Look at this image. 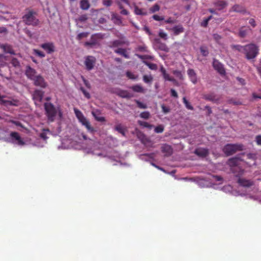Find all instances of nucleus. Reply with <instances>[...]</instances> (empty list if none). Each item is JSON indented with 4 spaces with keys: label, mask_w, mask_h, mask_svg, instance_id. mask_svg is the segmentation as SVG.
Wrapping results in <instances>:
<instances>
[{
    "label": "nucleus",
    "mask_w": 261,
    "mask_h": 261,
    "mask_svg": "<svg viewBox=\"0 0 261 261\" xmlns=\"http://www.w3.org/2000/svg\"><path fill=\"white\" fill-rule=\"evenodd\" d=\"M44 107L45 111V114L48 121L50 122H53L55 120V117L58 112L60 117L62 116L60 108H56L52 103L45 102Z\"/></svg>",
    "instance_id": "nucleus-1"
},
{
    "label": "nucleus",
    "mask_w": 261,
    "mask_h": 261,
    "mask_svg": "<svg viewBox=\"0 0 261 261\" xmlns=\"http://www.w3.org/2000/svg\"><path fill=\"white\" fill-rule=\"evenodd\" d=\"M259 47L254 43H250L244 45V52L246 58L248 60L254 59L258 54Z\"/></svg>",
    "instance_id": "nucleus-2"
},
{
    "label": "nucleus",
    "mask_w": 261,
    "mask_h": 261,
    "mask_svg": "<svg viewBox=\"0 0 261 261\" xmlns=\"http://www.w3.org/2000/svg\"><path fill=\"white\" fill-rule=\"evenodd\" d=\"M243 150V145L237 144H228L225 145L223 148V151L227 156L231 155L238 151Z\"/></svg>",
    "instance_id": "nucleus-3"
},
{
    "label": "nucleus",
    "mask_w": 261,
    "mask_h": 261,
    "mask_svg": "<svg viewBox=\"0 0 261 261\" xmlns=\"http://www.w3.org/2000/svg\"><path fill=\"white\" fill-rule=\"evenodd\" d=\"M23 22L28 25L37 26L39 22V20L34 16L33 11H29L22 17Z\"/></svg>",
    "instance_id": "nucleus-4"
},
{
    "label": "nucleus",
    "mask_w": 261,
    "mask_h": 261,
    "mask_svg": "<svg viewBox=\"0 0 261 261\" xmlns=\"http://www.w3.org/2000/svg\"><path fill=\"white\" fill-rule=\"evenodd\" d=\"M96 62V59L95 57L92 56H88L85 57L84 65H85L86 69L88 70H91L94 67Z\"/></svg>",
    "instance_id": "nucleus-5"
},
{
    "label": "nucleus",
    "mask_w": 261,
    "mask_h": 261,
    "mask_svg": "<svg viewBox=\"0 0 261 261\" xmlns=\"http://www.w3.org/2000/svg\"><path fill=\"white\" fill-rule=\"evenodd\" d=\"M10 136L11 139V142L16 143L19 145H23L24 144V141L17 132H12L10 134Z\"/></svg>",
    "instance_id": "nucleus-6"
},
{
    "label": "nucleus",
    "mask_w": 261,
    "mask_h": 261,
    "mask_svg": "<svg viewBox=\"0 0 261 261\" xmlns=\"http://www.w3.org/2000/svg\"><path fill=\"white\" fill-rule=\"evenodd\" d=\"M237 182L240 186L245 188H249L254 185L253 180L241 177L238 179Z\"/></svg>",
    "instance_id": "nucleus-7"
},
{
    "label": "nucleus",
    "mask_w": 261,
    "mask_h": 261,
    "mask_svg": "<svg viewBox=\"0 0 261 261\" xmlns=\"http://www.w3.org/2000/svg\"><path fill=\"white\" fill-rule=\"evenodd\" d=\"M33 81L34 84L36 86H38L44 88L47 86V83L45 81L44 78L40 75H38L33 80Z\"/></svg>",
    "instance_id": "nucleus-8"
},
{
    "label": "nucleus",
    "mask_w": 261,
    "mask_h": 261,
    "mask_svg": "<svg viewBox=\"0 0 261 261\" xmlns=\"http://www.w3.org/2000/svg\"><path fill=\"white\" fill-rule=\"evenodd\" d=\"M213 66L214 68L220 74L224 75L225 73V70L223 65L218 60L214 59Z\"/></svg>",
    "instance_id": "nucleus-9"
},
{
    "label": "nucleus",
    "mask_w": 261,
    "mask_h": 261,
    "mask_svg": "<svg viewBox=\"0 0 261 261\" xmlns=\"http://www.w3.org/2000/svg\"><path fill=\"white\" fill-rule=\"evenodd\" d=\"M203 98L206 100L212 101L217 103H218L220 100V97L214 93H210L204 95Z\"/></svg>",
    "instance_id": "nucleus-10"
},
{
    "label": "nucleus",
    "mask_w": 261,
    "mask_h": 261,
    "mask_svg": "<svg viewBox=\"0 0 261 261\" xmlns=\"http://www.w3.org/2000/svg\"><path fill=\"white\" fill-rule=\"evenodd\" d=\"M115 93L121 98H130L134 96L133 93L128 92L127 90L117 89L115 92Z\"/></svg>",
    "instance_id": "nucleus-11"
},
{
    "label": "nucleus",
    "mask_w": 261,
    "mask_h": 261,
    "mask_svg": "<svg viewBox=\"0 0 261 261\" xmlns=\"http://www.w3.org/2000/svg\"><path fill=\"white\" fill-rule=\"evenodd\" d=\"M44 95V92L40 90H36L33 95V99L35 100V102H40L43 98Z\"/></svg>",
    "instance_id": "nucleus-12"
},
{
    "label": "nucleus",
    "mask_w": 261,
    "mask_h": 261,
    "mask_svg": "<svg viewBox=\"0 0 261 261\" xmlns=\"http://www.w3.org/2000/svg\"><path fill=\"white\" fill-rule=\"evenodd\" d=\"M36 71L31 68L30 66H28L25 71L26 75L28 78L33 81V80L37 76L36 75Z\"/></svg>",
    "instance_id": "nucleus-13"
},
{
    "label": "nucleus",
    "mask_w": 261,
    "mask_h": 261,
    "mask_svg": "<svg viewBox=\"0 0 261 261\" xmlns=\"http://www.w3.org/2000/svg\"><path fill=\"white\" fill-rule=\"evenodd\" d=\"M48 54H51L55 51V46L53 43H45L41 45Z\"/></svg>",
    "instance_id": "nucleus-14"
},
{
    "label": "nucleus",
    "mask_w": 261,
    "mask_h": 261,
    "mask_svg": "<svg viewBox=\"0 0 261 261\" xmlns=\"http://www.w3.org/2000/svg\"><path fill=\"white\" fill-rule=\"evenodd\" d=\"M161 150L163 153H165V155L167 156L171 155L173 152L171 146L166 144L162 145Z\"/></svg>",
    "instance_id": "nucleus-15"
},
{
    "label": "nucleus",
    "mask_w": 261,
    "mask_h": 261,
    "mask_svg": "<svg viewBox=\"0 0 261 261\" xmlns=\"http://www.w3.org/2000/svg\"><path fill=\"white\" fill-rule=\"evenodd\" d=\"M187 74L190 81L194 84L197 82V74L193 69H189L187 71Z\"/></svg>",
    "instance_id": "nucleus-16"
},
{
    "label": "nucleus",
    "mask_w": 261,
    "mask_h": 261,
    "mask_svg": "<svg viewBox=\"0 0 261 261\" xmlns=\"http://www.w3.org/2000/svg\"><path fill=\"white\" fill-rule=\"evenodd\" d=\"M241 160L239 158H232L228 160L227 164L229 166L232 168L238 166L240 164V162H241Z\"/></svg>",
    "instance_id": "nucleus-17"
},
{
    "label": "nucleus",
    "mask_w": 261,
    "mask_h": 261,
    "mask_svg": "<svg viewBox=\"0 0 261 261\" xmlns=\"http://www.w3.org/2000/svg\"><path fill=\"white\" fill-rule=\"evenodd\" d=\"M194 153L199 156L205 157L208 154V151L207 149L199 148L196 149Z\"/></svg>",
    "instance_id": "nucleus-18"
},
{
    "label": "nucleus",
    "mask_w": 261,
    "mask_h": 261,
    "mask_svg": "<svg viewBox=\"0 0 261 261\" xmlns=\"http://www.w3.org/2000/svg\"><path fill=\"white\" fill-rule=\"evenodd\" d=\"M171 30L173 32L174 35L177 36L184 32V28L181 24L175 25L173 27Z\"/></svg>",
    "instance_id": "nucleus-19"
},
{
    "label": "nucleus",
    "mask_w": 261,
    "mask_h": 261,
    "mask_svg": "<svg viewBox=\"0 0 261 261\" xmlns=\"http://www.w3.org/2000/svg\"><path fill=\"white\" fill-rule=\"evenodd\" d=\"M214 5L217 10H222L227 6V3L225 1L219 0L215 2Z\"/></svg>",
    "instance_id": "nucleus-20"
},
{
    "label": "nucleus",
    "mask_w": 261,
    "mask_h": 261,
    "mask_svg": "<svg viewBox=\"0 0 261 261\" xmlns=\"http://www.w3.org/2000/svg\"><path fill=\"white\" fill-rule=\"evenodd\" d=\"M1 48L3 49L4 51L6 53H9L11 55H14L15 52L13 49L12 46L8 44H2L0 45Z\"/></svg>",
    "instance_id": "nucleus-21"
},
{
    "label": "nucleus",
    "mask_w": 261,
    "mask_h": 261,
    "mask_svg": "<svg viewBox=\"0 0 261 261\" xmlns=\"http://www.w3.org/2000/svg\"><path fill=\"white\" fill-rule=\"evenodd\" d=\"M231 11L241 13H245L246 12L245 8L243 6L239 5H234L231 8Z\"/></svg>",
    "instance_id": "nucleus-22"
},
{
    "label": "nucleus",
    "mask_w": 261,
    "mask_h": 261,
    "mask_svg": "<svg viewBox=\"0 0 261 261\" xmlns=\"http://www.w3.org/2000/svg\"><path fill=\"white\" fill-rule=\"evenodd\" d=\"M91 113L97 121L99 122H103L105 121V117L99 116L100 113L98 110L93 111Z\"/></svg>",
    "instance_id": "nucleus-23"
},
{
    "label": "nucleus",
    "mask_w": 261,
    "mask_h": 261,
    "mask_svg": "<svg viewBox=\"0 0 261 261\" xmlns=\"http://www.w3.org/2000/svg\"><path fill=\"white\" fill-rule=\"evenodd\" d=\"M104 35L101 33H96L92 35L91 37V40L96 42V44L98 43V40L103 38Z\"/></svg>",
    "instance_id": "nucleus-24"
},
{
    "label": "nucleus",
    "mask_w": 261,
    "mask_h": 261,
    "mask_svg": "<svg viewBox=\"0 0 261 261\" xmlns=\"http://www.w3.org/2000/svg\"><path fill=\"white\" fill-rule=\"evenodd\" d=\"M115 53L122 55L126 59H128L129 58L128 54L127 53L126 50L124 48H118L115 50Z\"/></svg>",
    "instance_id": "nucleus-25"
},
{
    "label": "nucleus",
    "mask_w": 261,
    "mask_h": 261,
    "mask_svg": "<svg viewBox=\"0 0 261 261\" xmlns=\"http://www.w3.org/2000/svg\"><path fill=\"white\" fill-rule=\"evenodd\" d=\"M90 5L88 0H81L80 1V8L82 10H87L90 8Z\"/></svg>",
    "instance_id": "nucleus-26"
},
{
    "label": "nucleus",
    "mask_w": 261,
    "mask_h": 261,
    "mask_svg": "<svg viewBox=\"0 0 261 261\" xmlns=\"http://www.w3.org/2000/svg\"><path fill=\"white\" fill-rule=\"evenodd\" d=\"M111 45L110 46L111 47H118L119 46L122 45L125 43V41H122L120 40H114L110 42Z\"/></svg>",
    "instance_id": "nucleus-27"
},
{
    "label": "nucleus",
    "mask_w": 261,
    "mask_h": 261,
    "mask_svg": "<svg viewBox=\"0 0 261 261\" xmlns=\"http://www.w3.org/2000/svg\"><path fill=\"white\" fill-rule=\"evenodd\" d=\"M134 13L136 15L144 16L147 14L146 11H144L142 9L139 8L138 6H135L134 8Z\"/></svg>",
    "instance_id": "nucleus-28"
},
{
    "label": "nucleus",
    "mask_w": 261,
    "mask_h": 261,
    "mask_svg": "<svg viewBox=\"0 0 261 261\" xmlns=\"http://www.w3.org/2000/svg\"><path fill=\"white\" fill-rule=\"evenodd\" d=\"M115 130L122 134V136H125V129L122 126L121 124H118L115 126Z\"/></svg>",
    "instance_id": "nucleus-29"
},
{
    "label": "nucleus",
    "mask_w": 261,
    "mask_h": 261,
    "mask_svg": "<svg viewBox=\"0 0 261 261\" xmlns=\"http://www.w3.org/2000/svg\"><path fill=\"white\" fill-rule=\"evenodd\" d=\"M172 73L179 80L181 81L184 80V75L181 71L178 70H173Z\"/></svg>",
    "instance_id": "nucleus-30"
},
{
    "label": "nucleus",
    "mask_w": 261,
    "mask_h": 261,
    "mask_svg": "<svg viewBox=\"0 0 261 261\" xmlns=\"http://www.w3.org/2000/svg\"><path fill=\"white\" fill-rule=\"evenodd\" d=\"M132 89L136 92L144 93V90L143 88L139 85H136L131 87Z\"/></svg>",
    "instance_id": "nucleus-31"
},
{
    "label": "nucleus",
    "mask_w": 261,
    "mask_h": 261,
    "mask_svg": "<svg viewBox=\"0 0 261 261\" xmlns=\"http://www.w3.org/2000/svg\"><path fill=\"white\" fill-rule=\"evenodd\" d=\"M138 124L142 127H146L150 129H151L153 127L152 125L149 124L148 122L141 120L138 121Z\"/></svg>",
    "instance_id": "nucleus-32"
},
{
    "label": "nucleus",
    "mask_w": 261,
    "mask_h": 261,
    "mask_svg": "<svg viewBox=\"0 0 261 261\" xmlns=\"http://www.w3.org/2000/svg\"><path fill=\"white\" fill-rule=\"evenodd\" d=\"M83 125L85 126L86 128L88 129L89 132H90L91 133H93L95 132V130L94 128L91 126L90 123L88 120L85 122L83 124Z\"/></svg>",
    "instance_id": "nucleus-33"
},
{
    "label": "nucleus",
    "mask_w": 261,
    "mask_h": 261,
    "mask_svg": "<svg viewBox=\"0 0 261 261\" xmlns=\"http://www.w3.org/2000/svg\"><path fill=\"white\" fill-rule=\"evenodd\" d=\"M83 125L85 126L86 128L88 129L89 132H90L91 133H93L95 132V130L94 128L91 126L90 123L88 120L85 122L83 124Z\"/></svg>",
    "instance_id": "nucleus-34"
},
{
    "label": "nucleus",
    "mask_w": 261,
    "mask_h": 261,
    "mask_svg": "<svg viewBox=\"0 0 261 261\" xmlns=\"http://www.w3.org/2000/svg\"><path fill=\"white\" fill-rule=\"evenodd\" d=\"M83 125L85 126L86 128L88 129L89 132H90L91 133H93L95 132V130L94 128L91 126L90 123L88 120L85 122L83 124Z\"/></svg>",
    "instance_id": "nucleus-35"
},
{
    "label": "nucleus",
    "mask_w": 261,
    "mask_h": 261,
    "mask_svg": "<svg viewBox=\"0 0 261 261\" xmlns=\"http://www.w3.org/2000/svg\"><path fill=\"white\" fill-rule=\"evenodd\" d=\"M183 103L185 105V107L187 109L190 110H193L194 108L193 106L191 105V103L188 101L185 97H184L182 98Z\"/></svg>",
    "instance_id": "nucleus-36"
},
{
    "label": "nucleus",
    "mask_w": 261,
    "mask_h": 261,
    "mask_svg": "<svg viewBox=\"0 0 261 261\" xmlns=\"http://www.w3.org/2000/svg\"><path fill=\"white\" fill-rule=\"evenodd\" d=\"M200 53L203 57H206L208 56L209 52L207 47L206 46H200Z\"/></svg>",
    "instance_id": "nucleus-37"
},
{
    "label": "nucleus",
    "mask_w": 261,
    "mask_h": 261,
    "mask_svg": "<svg viewBox=\"0 0 261 261\" xmlns=\"http://www.w3.org/2000/svg\"><path fill=\"white\" fill-rule=\"evenodd\" d=\"M247 33V30L244 27L240 28L239 32V36L241 38H244Z\"/></svg>",
    "instance_id": "nucleus-38"
},
{
    "label": "nucleus",
    "mask_w": 261,
    "mask_h": 261,
    "mask_svg": "<svg viewBox=\"0 0 261 261\" xmlns=\"http://www.w3.org/2000/svg\"><path fill=\"white\" fill-rule=\"evenodd\" d=\"M143 80L145 83H150L152 81L153 77L151 75H144L143 77Z\"/></svg>",
    "instance_id": "nucleus-39"
},
{
    "label": "nucleus",
    "mask_w": 261,
    "mask_h": 261,
    "mask_svg": "<svg viewBox=\"0 0 261 261\" xmlns=\"http://www.w3.org/2000/svg\"><path fill=\"white\" fill-rule=\"evenodd\" d=\"M160 6L158 4H156L154 5H153L152 7L150 8L149 11L150 13H153L159 11L160 10Z\"/></svg>",
    "instance_id": "nucleus-40"
},
{
    "label": "nucleus",
    "mask_w": 261,
    "mask_h": 261,
    "mask_svg": "<svg viewBox=\"0 0 261 261\" xmlns=\"http://www.w3.org/2000/svg\"><path fill=\"white\" fill-rule=\"evenodd\" d=\"M145 64L149 68V69L153 70H156L158 69V66L154 63L145 62Z\"/></svg>",
    "instance_id": "nucleus-41"
},
{
    "label": "nucleus",
    "mask_w": 261,
    "mask_h": 261,
    "mask_svg": "<svg viewBox=\"0 0 261 261\" xmlns=\"http://www.w3.org/2000/svg\"><path fill=\"white\" fill-rule=\"evenodd\" d=\"M5 97V96L1 95L0 94V105H11V101L9 100H4L3 98Z\"/></svg>",
    "instance_id": "nucleus-42"
},
{
    "label": "nucleus",
    "mask_w": 261,
    "mask_h": 261,
    "mask_svg": "<svg viewBox=\"0 0 261 261\" xmlns=\"http://www.w3.org/2000/svg\"><path fill=\"white\" fill-rule=\"evenodd\" d=\"M150 116V113L148 111L143 112L140 114V117L145 119H148Z\"/></svg>",
    "instance_id": "nucleus-43"
},
{
    "label": "nucleus",
    "mask_w": 261,
    "mask_h": 261,
    "mask_svg": "<svg viewBox=\"0 0 261 261\" xmlns=\"http://www.w3.org/2000/svg\"><path fill=\"white\" fill-rule=\"evenodd\" d=\"M74 112L77 118L80 120L84 116L83 113L78 109L74 108Z\"/></svg>",
    "instance_id": "nucleus-44"
},
{
    "label": "nucleus",
    "mask_w": 261,
    "mask_h": 261,
    "mask_svg": "<svg viewBox=\"0 0 261 261\" xmlns=\"http://www.w3.org/2000/svg\"><path fill=\"white\" fill-rule=\"evenodd\" d=\"M136 50L141 52H148L147 47L145 45H139L136 48Z\"/></svg>",
    "instance_id": "nucleus-45"
},
{
    "label": "nucleus",
    "mask_w": 261,
    "mask_h": 261,
    "mask_svg": "<svg viewBox=\"0 0 261 261\" xmlns=\"http://www.w3.org/2000/svg\"><path fill=\"white\" fill-rule=\"evenodd\" d=\"M135 102L137 105V106L140 109H146L147 108V105L144 104L138 100H135Z\"/></svg>",
    "instance_id": "nucleus-46"
},
{
    "label": "nucleus",
    "mask_w": 261,
    "mask_h": 261,
    "mask_svg": "<svg viewBox=\"0 0 261 261\" xmlns=\"http://www.w3.org/2000/svg\"><path fill=\"white\" fill-rule=\"evenodd\" d=\"M11 64L15 67H19L20 63L16 58H13L11 61Z\"/></svg>",
    "instance_id": "nucleus-47"
},
{
    "label": "nucleus",
    "mask_w": 261,
    "mask_h": 261,
    "mask_svg": "<svg viewBox=\"0 0 261 261\" xmlns=\"http://www.w3.org/2000/svg\"><path fill=\"white\" fill-rule=\"evenodd\" d=\"M232 48L236 49L239 51L242 52L243 53L244 52V46H242L240 45H233Z\"/></svg>",
    "instance_id": "nucleus-48"
},
{
    "label": "nucleus",
    "mask_w": 261,
    "mask_h": 261,
    "mask_svg": "<svg viewBox=\"0 0 261 261\" xmlns=\"http://www.w3.org/2000/svg\"><path fill=\"white\" fill-rule=\"evenodd\" d=\"M164 128L163 125H159L154 128V132L156 133H162L164 131Z\"/></svg>",
    "instance_id": "nucleus-49"
},
{
    "label": "nucleus",
    "mask_w": 261,
    "mask_h": 261,
    "mask_svg": "<svg viewBox=\"0 0 261 261\" xmlns=\"http://www.w3.org/2000/svg\"><path fill=\"white\" fill-rule=\"evenodd\" d=\"M159 36L160 38L163 39L164 40H166L168 39V36L167 33L164 32L161 30L159 33Z\"/></svg>",
    "instance_id": "nucleus-50"
},
{
    "label": "nucleus",
    "mask_w": 261,
    "mask_h": 261,
    "mask_svg": "<svg viewBox=\"0 0 261 261\" xmlns=\"http://www.w3.org/2000/svg\"><path fill=\"white\" fill-rule=\"evenodd\" d=\"M88 33L86 32H83L79 34L77 36V39L81 40L83 38H86L88 36Z\"/></svg>",
    "instance_id": "nucleus-51"
},
{
    "label": "nucleus",
    "mask_w": 261,
    "mask_h": 261,
    "mask_svg": "<svg viewBox=\"0 0 261 261\" xmlns=\"http://www.w3.org/2000/svg\"><path fill=\"white\" fill-rule=\"evenodd\" d=\"M112 19H115L117 22H118V23L119 24H120L122 22V21H121V19L120 18V17L116 15V14H113L112 15Z\"/></svg>",
    "instance_id": "nucleus-52"
},
{
    "label": "nucleus",
    "mask_w": 261,
    "mask_h": 261,
    "mask_svg": "<svg viewBox=\"0 0 261 261\" xmlns=\"http://www.w3.org/2000/svg\"><path fill=\"white\" fill-rule=\"evenodd\" d=\"M126 75L127 77L130 79L135 80L136 79V77L135 76V75L133 73H132L130 71H127L126 72Z\"/></svg>",
    "instance_id": "nucleus-53"
},
{
    "label": "nucleus",
    "mask_w": 261,
    "mask_h": 261,
    "mask_svg": "<svg viewBox=\"0 0 261 261\" xmlns=\"http://www.w3.org/2000/svg\"><path fill=\"white\" fill-rule=\"evenodd\" d=\"M80 89L86 98L88 99L90 98V95L89 93L83 87H81Z\"/></svg>",
    "instance_id": "nucleus-54"
},
{
    "label": "nucleus",
    "mask_w": 261,
    "mask_h": 261,
    "mask_svg": "<svg viewBox=\"0 0 261 261\" xmlns=\"http://www.w3.org/2000/svg\"><path fill=\"white\" fill-rule=\"evenodd\" d=\"M152 17L154 20L156 21H161L164 20V16H160L158 15H153Z\"/></svg>",
    "instance_id": "nucleus-55"
},
{
    "label": "nucleus",
    "mask_w": 261,
    "mask_h": 261,
    "mask_svg": "<svg viewBox=\"0 0 261 261\" xmlns=\"http://www.w3.org/2000/svg\"><path fill=\"white\" fill-rule=\"evenodd\" d=\"M34 52L35 54L40 57L43 58L45 57V54L41 51L37 49H35Z\"/></svg>",
    "instance_id": "nucleus-56"
},
{
    "label": "nucleus",
    "mask_w": 261,
    "mask_h": 261,
    "mask_svg": "<svg viewBox=\"0 0 261 261\" xmlns=\"http://www.w3.org/2000/svg\"><path fill=\"white\" fill-rule=\"evenodd\" d=\"M136 56H137L139 59L142 60L151 59V56L149 55H141L139 54H136Z\"/></svg>",
    "instance_id": "nucleus-57"
},
{
    "label": "nucleus",
    "mask_w": 261,
    "mask_h": 261,
    "mask_svg": "<svg viewBox=\"0 0 261 261\" xmlns=\"http://www.w3.org/2000/svg\"><path fill=\"white\" fill-rule=\"evenodd\" d=\"M161 108H162L163 112L165 114H167L170 112V109L164 105H162Z\"/></svg>",
    "instance_id": "nucleus-58"
},
{
    "label": "nucleus",
    "mask_w": 261,
    "mask_h": 261,
    "mask_svg": "<svg viewBox=\"0 0 261 261\" xmlns=\"http://www.w3.org/2000/svg\"><path fill=\"white\" fill-rule=\"evenodd\" d=\"M102 3L103 5L107 7H110L112 4V1L111 0H103Z\"/></svg>",
    "instance_id": "nucleus-59"
},
{
    "label": "nucleus",
    "mask_w": 261,
    "mask_h": 261,
    "mask_svg": "<svg viewBox=\"0 0 261 261\" xmlns=\"http://www.w3.org/2000/svg\"><path fill=\"white\" fill-rule=\"evenodd\" d=\"M163 76V77L165 79V80L168 81H170V82L171 81V80L173 78L172 77H170L169 74L168 73H167V72L164 73Z\"/></svg>",
    "instance_id": "nucleus-60"
},
{
    "label": "nucleus",
    "mask_w": 261,
    "mask_h": 261,
    "mask_svg": "<svg viewBox=\"0 0 261 261\" xmlns=\"http://www.w3.org/2000/svg\"><path fill=\"white\" fill-rule=\"evenodd\" d=\"M170 92H171V96L172 97H175V98H177L178 97V94H177V92H176V91L174 89H171L170 90Z\"/></svg>",
    "instance_id": "nucleus-61"
},
{
    "label": "nucleus",
    "mask_w": 261,
    "mask_h": 261,
    "mask_svg": "<svg viewBox=\"0 0 261 261\" xmlns=\"http://www.w3.org/2000/svg\"><path fill=\"white\" fill-rule=\"evenodd\" d=\"M213 178L217 181H222L223 180V178L219 175H213Z\"/></svg>",
    "instance_id": "nucleus-62"
},
{
    "label": "nucleus",
    "mask_w": 261,
    "mask_h": 261,
    "mask_svg": "<svg viewBox=\"0 0 261 261\" xmlns=\"http://www.w3.org/2000/svg\"><path fill=\"white\" fill-rule=\"evenodd\" d=\"M255 141L257 145H261V135L256 136Z\"/></svg>",
    "instance_id": "nucleus-63"
},
{
    "label": "nucleus",
    "mask_w": 261,
    "mask_h": 261,
    "mask_svg": "<svg viewBox=\"0 0 261 261\" xmlns=\"http://www.w3.org/2000/svg\"><path fill=\"white\" fill-rule=\"evenodd\" d=\"M249 23L253 28L256 25L255 21L253 18H250L249 19Z\"/></svg>",
    "instance_id": "nucleus-64"
}]
</instances>
